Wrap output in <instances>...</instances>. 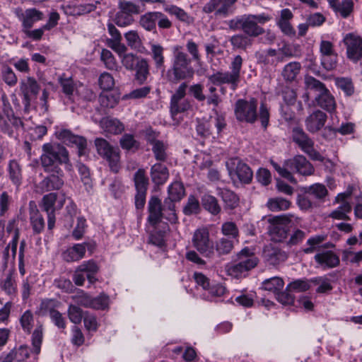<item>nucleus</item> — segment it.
<instances>
[{
	"label": "nucleus",
	"mask_w": 362,
	"mask_h": 362,
	"mask_svg": "<svg viewBox=\"0 0 362 362\" xmlns=\"http://www.w3.org/2000/svg\"><path fill=\"white\" fill-rule=\"evenodd\" d=\"M151 57L157 70L165 71L164 48L159 44L151 45Z\"/></svg>",
	"instance_id": "obj_31"
},
{
	"label": "nucleus",
	"mask_w": 362,
	"mask_h": 362,
	"mask_svg": "<svg viewBox=\"0 0 362 362\" xmlns=\"http://www.w3.org/2000/svg\"><path fill=\"white\" fill-rule=\"evenodd\" d=\"M259 259L248 247H245L236 254L235 257L226 265L228 275L234 278L245 276L249 271L254 269Z\"/></svg>",
	"instance_id": "obj_5"
},
{
	"label": "nucleus",
	"mask_w": 362,
	"mask_h": 362,
	"mask_svg": "<svg viewBox=\"0 0 362 362\" xmlns=\"http://www.w3.org/2000/svg\"><path fill=\"white\" fill-rule=\"evenodd\" d=\"M346 47L347 57L362 66V37L355 33H348L343 40Z\"/></svg>",
	"instance_id": "obj_14"
},
{
	"label": "nucleus",
	"mask_w": 362,
	"mask_h": 362,
	"mask_svg": "<svg viewBox=\"0 0 362 362\" xmlns=\"http://www.w3.org/2000/svg\"><path fill=\"white\" fill-rule=\"evenodd\" d=\"M134 185L136 191H146L148 186V177L145 175L144 169H139L134 177Z\"/></svg>",
	"instance_id": "obj_51"
},
{
	"label": "nucleus",
	"mask_w": 362,
	"mask_h": 362,
	"mask_svg": "<svg viewBox=\"0 0 362 362\" xmlns=\"http://www.w3.org/2000/svg\"><path fill=\"white\" fill-rule=\"evenodd\" d=\"M293 18L292 12L288 8H284L281 11L276 23L281 32L290 37L296 35V30L291 24V21Z\"/></svg>",
	"instance_id": "obj_22"
},
{
	"label": "nucleus",
	"mask_w": 362,
	"mask_h": 362,
	"mask_svg": "<svg viewBox=\"0 0 362 362\" xmlns=\"http://www.w3.org/2000/svg\"><path fill=\"white\" fill-rule=\"evenodd\" d=\"M6 232L9 235L11 236L12 240L5 249V255H8V249L11 247L13 256H15L17 247V240L18 238V231L17 228V224L16 220H11L9 221L6 226Z\"/></svg>",
	"instance_id": "obj_37"
},
{
	"label": "nucleus",
	"mask_w": 362,
	"mask_h": 362,
	"mask_svg": "<svg viewBox=\"0 0 362 362\" xmlns=\"http://www.w3.org/2000/svg\"><path fill=\"white\" fill-rule=\"evenodd\" d=\"M242 64V57L235 56L230 64V71H217L208 76L209 81L214 85L229 84L233 90H235L240 82Z\"/></svg>",
	"instance_id": "obj_7"
},
{
	"label": "nucleus",
	"mask_w": 362,
	"mask_h": 362,
	"mask_svg": "<svg viewBox=\"0 0 362 362\" xmlns=\"http://www.w3.org/2000/svg\"><path fill=\"white\" fill-rule=\"evenodd\" d=\"M187 86L185 83H181L171 96L170 112L173 115L187 111L191 107L190 102L185 99Z\"/></svg>",
	"instance_id": "obj_15"
},
{
	"label": "nucleus",
	"mask_w": 362,
	"mask_h": 362,
	"mask_svg": "<svg viewBox=\"0 0 362 362\" xmlns=\"http://www.w3.org/2000/svg\"><path fill=\"white\" fill-rule=\"evenodd\" d=\"M215 247L218 255H226L230 253L233 250L234 242L230 239L221 238L216 241Z\"/></svg>",
	"instance_id": "obj_46"
},
{
	"label": "nucleus",
	"mask_w": 362,
	"mask_h": 362,
	"mask_svg": "<svg viewBox=\"0 0 362 362\" xmlns=\"http://www.w3.org/2000/svg\"><path fill=\"white\" fill-rule=\"evenodd\" d=\"M297 219L298 218L291 214L269 218V233L272 240L275 242H281L285 240L288 236L291 223Z\"/></svg>",
	"instance_id": "obj_8"
},
{
	"label": "nucleus",
	"mask_w": 362,
	"mask_h": 362,
	"mask_svg": "<svg viewBox=\"0 0 362 362\" xmlns=\"http://www.w3.org/2000/svg\"><path fill=\"white\" fill-rule=\"evenodd\" d=\"M100 58L107 69L113 70L117 68V61L110 50L103 49L101 52Z\"/></svg>",
	"instance_id": "obj_57"
},
{
	"label": "nucleus",
	"mask_w": 362,
	"mask_h": 362,
	"mask_svg": "<svg viewBox=\"0 0 362 362\" xmlns=\"http://www.w3.org/2000/svg\"><path fill=\"white\" fill-rule=\"evenodd\" d=\"M151 176L152 181L156 185H162L168 178V170L165 165L161 163H156L151 167Z\"/></svg>",
	"instance_id": "obj_33"
},
{
	"label": "nucleus",
	"mask_w": 362,
	"mask_h": 362,
	"mask_svg": "<svg viewBox=\"0 0 362 362\" xmlns=\"http://www.w3.org/2000/svg\"><path fill=\"white\" fill-rule=\"evenodd\" d=\"M354 3L351 0H343L341 3L337 4L334 11L340 13L341 16L346 18L352 12Z\"/></svg>",
	"instance_id": "obj_64"
},
{
	"label": "nucleus",
	"mask_w": 362,
	"mask_h": 362,
	"mask_svg": "<svg viewBox=\"0 0 362 362\" xmlns=\"http://www.w3.org/2000/svg\"><path fill=\"white\" fill-rule=\"evenodd\" d=\"M29 357L28 346L27 345L21 346L16 351H11L5 358L4 362H21Z\"/></svg>",
	"instance_id": "obj_43"
},
{
	"label": "nucleus",
	"mask_w": 362,
	"mask_h": 362,
	"mask_svg": "<svg viewBox=\"0 0 362 362\" xmlns=\"http://www.w3.org/2000/svg\"><path fill=\"white\" fill-rule=\"evenodd\" d=\"M121 147L127 151H136L139 148V142L134 139V135L124 134L119 140Z\"/></svg>",
	"instance_id": "obj_49"
},
{
	"label": "nucleus",
	"mask_w": 362,
	"mask_h": 362,
	"mask_svg": "<svg viewBox=\"0 0 362 362\" xmlns=\"http://www.w3.org/2000/svg\"><path fill=\"white\" fill-rule=\"evenodd\" d=\"M57 137L66 145L75 146L78 148V155L85 153L87 146L86 139L78 135L74 134L70 130L60 129L56 132Z\"/></svg>",
	"instance_id": "obj_17"
},
{
	"label": "nucleus",
	"mask_w": 362,
	"mask_h": 362,
	"mask_svg": "<svg viewBox=\"0 0 362 362\" xmlns=\"http://www.w3.org/2000/svg\"><path fill=\"white\" fill-rule=\"evenodd\" d=\"M43 339V329L42 326L40 325L36 327L32 334V346L33 349L32 352L36 355H38L40 353L41 345L42 343Z\"/></svg>",
	"instance_id": "obj_47"
},
{
	"label": "nucleus",
	"mask_w": 362,
	"mask_h": 362,
	"mask_svg": "<svg viewBox=\"0 0 362 362\" xmlns=\"http://www.w3.org/2000/svg\"><path fill=\"white\" fill-rule=\"evenodd\" d=\"M85 313L78 306L70 305L67 310L69 320L75 325H78L84 318Z\"/></svg>",
	"instance_id": "obj_52"
},
{
	"label": "nucleus",
	"mask_w": 362,
	"mask_h": 362,
	"mask_svg": "<svg viewBox=\"0 0 362 362\" xmlns=\"http://www.w3.org/2000/svg\"><path fill=\"white\" fill-rule=\"evenodd\" d=\"M98 83L100 87L104 90H110L115 86L114 78L107 72H104L100 74Z\"/></svg>",
	"instance_id": "obj_58"
},
{
	"label": "nucleus",
	"mask_w": 362,
	"mask_h": 362,
	"mask_svg": "<svg viewBox=\"0 0 362 362\" xmlns=\"http://www.w3.org/2000/svg\"><path fill=\"white\" fill-rule=\"evenodd\" d=\"M64 74L59 78V82L62 88V91L66 95H71L75 90L74 81L71 77L66 78Z\"/></svg>",
	"instance_id": "obj_60"
},
{
	"label": "nucleus",
	"mask_w": 362,
	"mask_h": 362,
	"mask_svg": "<svg viewBox=\"0 0 362 362\" xmlns=\"http://www.w3.org/2000/svg\"><path fill=\"white\" fill-rule=\"evenodd\" d=\"M257 100L252 98L250 100H238L235 105V116L242 122L255 123L257 119Z\"/></svg>",
	"instance_id": "obj_10"
},
{
	"label": "nucleus",
	"mask_w": 362,
	"mask_h": 362,
	"mask_svg": "<svg viewBox=\"0 0 362 362\" xmlns=\"http://www.w3.org/2000/svg\"><path fill=\"white\" fill-rule=\"evenodd\" d=\"M41 182L42 187L47 191L58 190L64 185V173L61 169L60 173H49Z\"/></svg>",
	"instance_id": "obj_28"
},
{
	"label": "nucleus",
	"mask_w": 362,
	"mask_h": 362,
	"mask_svg": "<svg viewBox=\"0 0 362 362\" xmlns=\"http://www.w3.org/2000/svg\"><path fill=\"white\" fill-rule=\"evenodd\" d=\"M217 195L219 196L225 204V209H234L239 204V197L233 191L227 188L218 187Z\"/></svg>",
	"instance_id": "obj_27"
},
{
	"label": "nucleus",
	"mask_w": 362,
	"mask_h": 362,
	"mask_svg": "<svg viewBox=\"0 0 362 362\" xmlns=\"http://www.w3.org/2000/svg\"><path fill=\"white\" fill-rule=\"evenodd\" d=\"M148 221L152 226H155L160 221L163 216L160 200L156 197H151L148 202Z\"/></svg>",
	"instance_id": "obj_26"
},
{
	"label": "nucleus",
	"mask_w": 362,
	"mask_h": 362,
	"mask_svg": "<svg viewBox=\"0 0 362 362\" xmlns=\"http://www.w3.org/2000/svg\"><path fill=\"white\" fill-rule=\"evenodd\" d=\"M291 202L282 197L270 198L267 201V206L272 211L287 210L290 208Z\"/></svg>",
	"instance_id": "obj_42"
},
{
	"label": "nucleus",
	"mask_w": 362,
	"mask_h": 362,
	"mask_svg": "<svg viewBox=\"0 0 362 362\" xmlns=\"http://www.w3.org/2000/svg\"><path fill=\"white\" fill-rule=\"evenodd\" d=\"M305 192L313 195L317 199H322L327 195V190L325 185L316 183L306 187Z\"/></svg>",
	"instance_id": "obj_54"
},
{
	"label": "nucleus",
	"mask_w": 362,
	"mask_h": 362,
	"mask_svg": "<svg viewBox=\"0 0 362 362\" xmlns=\"http://www.w3.org/2000/svg\"><path fill=\"white\" fill-rule=\"evenodd\" d=\"M271 164L279 175L292 183H296V180L291 171L296 172L303 176L312 175L315 172L313 165L302 155H298L292 158L286 160L283 166L279 165L273 160L271 161Z\"/></svg>",
	"instance_id": "obj_4"
},
{
	"label": "nucleus",
	"mask_w": 362,
	"mask_h": 362,
	"mask_svg": "<svg viewBox=\"0 0 362 362\" xmlns=\"http://www.w3.org/2000/svg\"><path fill=\"white\" fill-rule=\"evenodd\" d=\"M164 11L170 15L175 16L177 19L187 25H192L194 22V17L191 16L182 8L175 5L165 4Z\"/></svg>",
	"instance_id": "obj_30"
},
{
	"label": "nucleus",
	"mask_w": 362,
	"mask_h": 362,
	"mask_svg": "<svg viewBox=\"0 0 362 362\" xmlns=\"http://www.w3.org/2000/svg\"><path fill=\"white\" fill-rule=\"evenodd\" d=\"M99 271V267L97 263L93 260L85 261L78 265L73 274V281L76 286H81L85 283V274L91 285L98 281L95 275Z\"/></svg>",
	"instance_id": "obj_12"
},
{
	"label": "nucleus",
	"mask_w": 362,
	"mask_h": 362,
	"mask_svg": "<svg viewBox=\"0 0 362 362\" xmlns=\"http://www.w3.org/2000/svg\"><path fill=\"white\" fill-rule=\"evenodd\" d=\"M119 95L112 93L100 94L99 96V102L101 106L107 108L114 107L119 102Z\"/></svg>",
	"instance_id": "obj_55"
},
{
	"label": "nucleus",
	"mask_w": 362,
	"mask_h": 362,
	"mask_svg": "<svg viewBox=\"0 0 362 362\" xmlns=\"http://www.w3.org/2000/svg\"><path fill=\"white\" fill-rule=\"evenodd\" d=\"M352 192L349 189L346 190V192L338 194L337 197V200L341 201V204L334 211H333L330 216L335 219L339 220H347L349 219L347 214L349 213L351 210V206L350 204L345 201L349 197L351 196Z\"/></svg>",
	"instance_id": "obj_21"
},
{
	"label": "nucleus",
	"mask_w": 362,
	"mask_h": 362,
	"mask_svg": "<svg viewBox=\"0 0 362 362\" xmlns=\"http://www.w3.org/2000/svg\"><path fill=\"white\" fill-rule=\"evenodd\" d=\"M304 83L306 92L302 98L305 103L309 102L310 94L313 93L315 95L314 101L317 106L329 112L335 111V98L322 82L312 76H305Z\"/></svg>",
	"instance_id": "obj_2"
},
{
	"label": "nucleus",
	"mask_w": 362,
	"mask_h": 362,
	"mask_svg": "<svg viewBox=\"0 0 362 362\" xmlns=\"http://www.w3.org/2000/svg\"><path fill=\"white\" fill-rule=\"evenodd\" d=\"M141 59V58L134 54H126L122 57V64L127 69L132 71L134 69L135 66L139 63V60Z\"/></svg>",
	"instance_id": "obj_62"
},
{
	"label": "nucleus",
	"mask_w": 362,
	"mask_h": 362,
	"mask_svg": "<svg viewBox=\"0 0 362 362\" xmlns=\"http://www.w3.org/2000/svg\"><path fill=\"white\" fill-rule=\"evenodd\" d=\"M327 238V235L325 234H319L310 237L307 240V245H309V247L303 249V252L305 254L313 253L316 250L317 247L326 240Z\"/></svg>",
	"instance_id": "obj_50"
},
{
	"label": "nucleus",
	"mask_w": 362,
	"mask_h": 362,
	"mask_svg": "<svg viewBox=\"0 0 362 362\" xmlns=\"http://www.w3.org/2000/svg\"><path fill=\"white\" fill-rule=\"evenodd\" d=\"M192 243L193 247L205 257H214V245L206 228L202 227L195 230L192 238Z\"/></svg>",
	"instance_id": "obj_11"
},
{
	"label": "nucleus",
	"mask_w": 362,
	"mask_h": 362,
	"mask_svg": "<svg viewBox=\"0 0 362 362\" xmlns=\"http://www.w3.org/2000/svg\"><path fill=\"white\" fill-rule=\"evenodd\" d=\"M19 87L25 106H30L31 101L36 99L40 93V85L35 78L28 76L21 80Z\"/></svg>",
	"instance_id": "obj_16"
},
{
	"label": "nucleus",
	"mask_w": 362,
	"mask_h": 362,
	"mask_svg": "<svg viewBox=\"0 0 362 362\" xmlns=\"http://www.w3.org/2000/svg\"><path fill=\"white\" fill-rule=\"evenodd\" d=\"M185 196V188L183 185L180 182H175L172 183L168 187V198L167 199L169 203L180 201Z\"/></svg>",
	"instance_id": "obj_39"
},
{
	"label": "nucleus",
	"mask_w": 362,
	"mask_h": 362,
	"mask_svg": "<svg viewBox=\"0 0 362 362\" xmlns=\"http://www.w3.org/2000/svg\"><path fill=\"white\" fill-rule=\"evenodd\" d=\"M301 70V64L298 62H289L283 68L281 76L287 82L294 81Z\"/></svg>",
	"instance_id": "obj_34"
},
{
	"label": "nucleus",
	"mask_w": 362,
	"mask_h": 362,
	"mask_svg": "<svg viewBox=\"0 0 362 362\" xmlns=\"http://www.w3.org/2000/svg\"><path fill=\"white\" fill-rule=\"evenodd\" d=\"M43 13L36 8H28L19 16L22 21L23 30L31 28L34 23L43 19Z\"/></svg>",
	"instance_id": "obj_25"
},
{
	"label": "nucleus",
	"mask_w": 362,
	"mask_h": 362,
	"mask_svg": "<svg viewBox=\"0 0 362 362\" xmlns=\"http://www.w3.org/2000/svg\"><path fill=\"white\" fill-rule=\"evenodd\" d=\"M327 119L326 113L320 110H315L306 117L305 128L310 133H316L325 126Z\"/></svg>",
	"instance_id": "obj_18"
},
{
	"label": "nucleus",
	"mask_w": 362,
	"mask_h": 362,
	"mask_svg": "<svg viewBox=\"0 0 362 362\" xmlns=\"http://www.w3.org/2000/svg\"><path fill=\"white\" fill-rule=\"evenodd\" d=\"M310 286V284L307 280L298 279L288 284L287 291L303 292L308 290Z\"/></svg>",
	"instance_id": "obj_61"
},
{
	"label": "nucleus",
	"mask_w": 362,
	"mask_h": 362,
	"mask_svg": "<svg viewBox=\"0 0 362 362\" xmlns=\"http://www.w3.org/2000/svg\"><path fill=\"white\" fill-rule=\"evenodd\" d=\"M157 11L147 12L141 16L139 25L147 31H154L156 29Z\"/></svg>",
	"instance_id": "obj_38"
},
{
	"label": "nucleus",
	"mask_w": 362,
	"mask_h": 362,
	"mask_svg": "<svg viewBox=\"0 0 362 362\" xmlns=\"http://www.w3.org/2000/svg\"><path fill=\"white\" fill-rule=\"evenodd\" d=\"M101 129L107 134H119L124 129V125L117 119L104 117L100 122Z\"/></svg>",
	"instance_id": "obj_29"
},
{
	"label": "nucleus",
	"mask_w": 362,
	"mask_h": 362,
	"mask_svg": "<svg viewBox=\"0 0 362 362\" xmlns=\"http://www.w3.org/2000/svg\"><path fill=\"white\" fill-rule=\"evenodd\" d=\"M201 202L204 209L213 215H217L221 211V206L219 205L217 199L211 194H204L202 197Z\"/></svg>",
	"instance_id": "obj_36"
},
{
	"label": "nucleus",
	"mask_w": 362,
	"mask_h": 362,
	"mask_svg": "<svg viewBox=\"0 0 362 362\" xmlns=\"http://www.w3.org/2000/svg\"><path fill=\"white\" fill-rule=\"evenodd\" d=\"M65 200L64 194L58 197L56 193H49L42 197V209L47 213H55L63 207Z\"/></svg>",
	"instance_id": "obj_19"
},
{
	"label": "nucleus",
	"mask_w": 362,
	"mask_h": 362,
	"mask_svg": "<svg viewBox=\"0 0 362 362\" xmlns=\"http://www.w3.org/2000/svg\"><path fill=\"white\" fill-rule=\"evenodd\" d=\"M136 78L140 83H143L147 79L149 74V65L146 59L141 58L135 66Z\"/></svg>",
	"instance_id": "obj_44"
},
{
	"label": "nucleus",
	"mask_w": 362,
	"mask_h": 362,
	"mask_svg": "<svg viewBox=\"0 0 362 362\" xmlns=\"http://www.w3.org/2000/svg\"><path fill=\"white\" fill-rule=\"evenodd\" d=\"M264 254L267 260L273 265L284 262L288 258V254L285 251L274 247H267Z\"/></svg>",
	"instance_id": "obj_32"
},
{
	"label": "nucleus",
	"mask_w": 362,
	"mask_h": 362,
	"mask_svg": "<svg viewBox=\"0 0 362 362\" xmlns=\"http://www.w3.org/2000/svg\"><path fill=\"white\" fill-rule=\"evenodd\" d=\"M105 159L110 168V170L114 173H118L120 168V151L118 148L112 147L107 153V156L103 157Z\"/></svg>",
	"instance_id": "obj_35"
},
{
	"label": "nucleus",
	"mask_w": 362,
	"mask_h": 362,
	"mask_svg": "<svg viewBox=\"0 0 362 362\" xmlns=\"http://www.w3.org/2000/svg\"><path fill=\"white\" fill-rule=\"evenodd\" d=\"M9 178L16 186H19L22 180L21 168L16 160H11L8 168Z\"/></svg>",
	"instance_id": "obj_45"
},
{
	"label": "nucleus",
	"mask_w": 362,
	"mask_h": 362,
	"mask_svg": "<svg viewBox=\"0 0 362 362\" xmlns=\"http://www.w3.org/2000/svg\"><path fill=\"white\" fill-rule=\"evenodd\" d=\"M252 37L246 34H236L231 37L230 42L233 47L245 49L252 46Z\"/></svg>",
	"instance_id": "obj_41"
},
{
	"label": "nucleus",
	"mask_w": 362,
	"mask_h": 362,
	"mask_svg": "<svg viewBox=\"0 0 362 362\" xmlns=\"http://www.w3.org/2000/svg\"><path fill=\"white\" fill-rule=\"evenodd\" d=\"M293 141L299 146V148L313 160L321 162L327 161L332 165L329 159H325L314 148V141L303 131V129L296 127L292 131Z\"/></svg>",
	"instance_id": "obj_9"
},
{
	"label": "nucleus",
	"mask_w": 362,
	"mask_h": 362,
	"mask_svg": "<svg viewBox=\"0 0 362 362\" xmlns=\"http://www.w3.org/2000/svg\"><path fill=\"white\" fill-rule=\"evenodd\" d=\"M30 221L34 233L39 234L45 228V221L37 205L33 201L29 203Z\"/></svg>",
	"instance_id": "obj_24"
},
{
	"label": "nucleus",
	"mask_w": 362,
	"mask_h": 362,
	"mask_svg": "<svg viewBox=\"0 0 362 362\" xmlns=\"http://www.w3.org/2000/svg\"><path fill=\"white\" fill-rule=\"evenodd\" d=\"M181 47H174V60L173 67L167 72L169 81L177 83L180 80L191 78L193 76V70L189 67L190 59L186 53L183 52Z\"/></svg>",
	"instance_id": "obj_6"
},
{
	"label": "nucleus",
	"mask_w": 362,
	"mask_h": 362,
	"mask_svg": "<svg viewBox=\"0 0 362 362\" xmlns=\"http://www.w3.org/2000/svg\"><path fill=\"white\" fill-rule=\"evenodd\" d=\"M41 165L47 173H60L59 165L64 164L68 171L73 170L67 149L59 144L46 143L42 146Z\"/></svg>",
	"instance_id": "obj_1"
},
{
	"label": "nucleus",
	"mask_w": 362,
	"mask_h": 362,
	"mask_svg": "<svg viewBox=\"0 0 362 362\" xmlns=\"http://www.w3.org/2000/svg\"><path fill=\"white\" fill-rule=\"evenodd\" d=\"M225 292L226 288L223 285L220 284H211L203 295L207 300H213L217 297L222 296Z\"/></svg>",
	"instance_id": "obj_48"
},
{
	"label": "nucleus",
	"mask_w": 362,
	"mask_h": 362,
	"mask_svg": "<svg viewBox=\"0 0 362 362\" xmlns=\"http://www.w3.org/2000/svg\"><path fill=\"white\" fill-rule=\"evenodd\" d=\"M152 146V151L156 160L164 161L167 158L168 145L162 141H158Z\"/></svg>",
	"instance_id": "obj_53"
},
{
	"label": "nucleus",
	"mask_w": 362,
	"mask_h": 362,
	"mask_svg": "<svg viewBox=\"0 0 362 362\" xmlns=\"http://www.w3.org/2000/svg\"><path fill=\"white\" fill-rule=\"evenodd\" d=\"M284 286L283 279L278 276L272 277L264 280L262 284V288L276 294Z\"/></svg>",
	"instance_id": "obj_40"
},
{
	"label": "nucleus",
	"mask_w": 362,
	"mask_h": 362,
	"mask_svg": "<svg viewBox=\"0 0 362 362\" xmlns=\"http://www.w3.org/2000/svg\"><path fill=\"white\" fill-rule=\"evenodd\" d=\"M200 206L198 199L194 196H189L187 200V203L183 209L185 214L191 215L193 214H198Z\"/></svg>",
	"instance_id": "obj_59"
},
{
	"label": "nucleus",
	"mask_w": 362,
	"mask_h": 362,
	"mask_svg": "<svg viewBox=\"0 0 362 362\" xmlns=\"http://www.w3.org/2000/svg\"><path fill=\"white\" fill-rule=\"evenodd\" d=\"M87 243L75 244L62 253V258L66 262H77L83 259L86 251Z\"/></svg>",
	"instance_id": "obj_23"
},
{
	"label": "nucleus",
	"mask_w": 362,
	"mask_h": 362,
	"mask_svg": "<svg viewBox=\"0 0 362 362\" xmlns=\"http://www.w3.org/2000/svg\"><path fill=\"white\" fill-rule=\"evenodd\" d=\"M271 19L272 17L264 13L257 15L245 14L228 21L227 25L233 31L241 30L245 34L256 37L265 33L261 25Z\"/></svg>",
	"instance_id": "obj_3"
},
{
	"label": "nucleus",
	"mask_w": 362,
	"mask_h": 362,
	"mask_svg": "<svg viewBox=\"0 0 362 362\" xmlns=\"http://www.w3.org/2000/svg\"><path fill=\"white\" fill-rule=\"evenodd\" d=\"M318 267L323 269H332L339 266V257L332 251L327 250L317 253L314 257Z\"/></svg>",
	"instance_id": "obj_20"
},
{
	"label": "nucleus",
	"mask_w": 362,
	"mask_h": 362,
	"mask_svg": "<svg viewBox=\"0 0 362 362\" xmlns=\"http://www.w3.org/2000/svg\"><path fill=\"white\" fill-rule=\"evenodd\" d=\"M95 146L98 153L102 158L104 156H107V152L113 147L107 141L103 138L95 139Z\"/></svg>",
	"instance_id": "obj_63"
},
{
	"label": "nucleus",
	"mask_w": 362,
	"mask_h": 362,
	"mask_svg": "<svg viewBox=\"0 0 362 362\" xmlns=\"http://www.w3.org/2000/svg\"><path fill=\"white\" fill-rule=\"evenodd\" d=\"M127 45L132 49H139L142 45L141 40L136 30H130L124 34Z\"/></svg>",
	"instance_id": "obj_56"
},
{
	"label": "nucleus",
	"mask_w": 362,
	"mask_h": 362,
	"mask_svg": "<svg viewBox=\"0 0 362 362\" xmlns=\"http://www.w3.org/2000/svg\"><path fill=\"white\" fill-rule=\"evenodd\" d=\"M226 168L232 179L235 177L244 184L251 182L253 173L250 168L238 158H231L226 162Z\"/></svg>",
	"instance_id": "obj_13"
}]
</instances>
